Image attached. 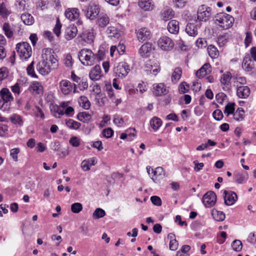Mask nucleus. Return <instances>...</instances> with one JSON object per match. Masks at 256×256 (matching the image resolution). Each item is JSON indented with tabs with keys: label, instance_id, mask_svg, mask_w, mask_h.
Segmentation results:
<instances>
[{
	"label": "nucleus",
	"instance_id": "f03ea898",
	"mask_svg": "<svg viewBox=\"0 0 256 256\" xmlns=\"http://www.w3.org/2000/svg\"><path fill=\"white\" fill-rule=\"evenodd\" d=\"M214 23L224 30H226L232 26L234 22V18L226 13L218 14L214 17Z\"/></svg>",
	"mask_w": 256,
	"mask_h": 256
},
{
	"label": "nucleus",
	"instance_id": "a19ab883",
	"mask_svg": "<svg viewBox=\"0 0 256 256\" xmlns=\"http://www.w3.org/2000/svg\"><path fill=\"white\" fill-rule=\"evenodd\" d=\"M10 121L15 124L22 126L23 124V120L21 116L17 114H13L10 118Z\"/></svg>",
	"mask_w": 256,
	"mask_h": 256
},
{
	"label": "nucleus",
	"instance_id": "69168bd1",
	"mask_svg": "<svg viewBox=\"0 0 256 256\" xmlns=\"http://www.w3.org/2000/svg\"><path fill=\"white\" fill-rule=\"evenodd\" d=\"M102 134L104 137L110 138L113 135L114 131L112 128H108L103 130Z\"/></svg>",
	"mask_w": 256,
	"mask_h": 256
},
{
	"label": "nucleus",
	"instance_id": "a878e982",
	"mask_svg": "<svg viewBox=\"0 0 256 256\" xmlns=\"http://www.w3.org/2000/svg\"><path fill=\"white\" fill-rule=\"evenodd\" d=\"M152 50V44L146 43L141 46L139 49V54L142 57H148Z\"/></svg>",
	"mask_w": 256,
	"mask_h": 256
},
{
	"label": "nucleus",
	"instance_id": "4be33fe9",
	"mask_svg": "<svg viewBox=\"0 0 256 256\" xmlns=\"http://www.w3.org/2000/svg\"><path fill=\"white\" fill-rule=\"evenodd\" d=\"M79 15V10L77 8H69L65 12L66 17L70 20L78 19Z\"/></svg>",
	"mask_w": 256,
	"mask_h": 256
},
{
	"label": "nucleus",
	"instance_id": "412c9836",
	"mask_svg": "<svg viewBox=\"0 0 256 256\" xmlns=\"http://www.w3.org/2000/svg\"><path fill=\"white\" fill-rule=\"evenodd\" d=\"M78 32V29L74 25H70L65 30L64 37L69 40L74 38Z\"/></svg>",
	"mask_w": 256,
	"mask_h": 256
},
{
	"label": "nucleus",
	"instance_id": "49530a36",
	"mask_svg": "<svg viewBox=\"0 0 256 256\" xmlns=\"http://www.w3.org/2000/svg\"><path fill=\"white\" fill-rule=\"evenodd\" d=\"M105 215L106 212L104 210L100 208H97L94 212L92 216L94 219H98L104 217Z\"/></svg>",
	"mask_w": 256,
	"mask_h": 256
},
{
	"label": "nucleus",
	"instance_id": "4468645a",
	"mask_svg": "<svg viewBox=\"0 0 256 256\" xmlns=\"http://www.w3.org/2000/svg\"><path fill=\"white\" fill-rule=\"evenodd\" d=\"M232 78V74L230 72H227L224 74L220 80V84L222 86V89L224 90H228L230 86V80Z\"/></svg>",
	"mask_w": 256,
	"mask_h": 256
},
{
	"label": "nucleus",
	"instance_id": "37998d69",
	"mask_svg": "<svg viewBox=\"0 0 256 256\" xmlns=\"http://www.w3.org/2000/svg\"><path fill=\"white\" fill-rule=\"evenodd\" d=\"M77 118L84 122H88L91 118V116L90 114L86 112H82L78 114Z\"/></svg>",
	"mask_w": 256,
	"mask_h": 256
},
{
	"label": "nucleus",
	"instance_id": "a211bd4d",
	"mask_svg": "<svg viewBox=\"0 0 256 256\" xmlns=\"http://www.w3.org/2000/svg\"><path fill=\"white\" fill-rule=\"evenodd\" d=\"M14 27L15 26L14 24L7 22L3 24L2 30L8 38H10L13 37L14 32Z\"/></svg>",
	"mask_w": 256,
	"mask_h": 256
},
{
	"label": "nucleus",
	"instance_id": "0eeeda50",
	"mask_svg": "<svg viewBox=\"0 0 256 256\" xmlns=\"http://www.w3.org/2000/svg\"><path fill=\"white\" fill-rule=\"evenodd\" d=\"M212 8L204 4L200 6L198 10L197 18L200 21L206 22L210 17Z\"/></svg>",
	"mask_w": 256,
	"mask_h": 256
},
{
	"label": "nucleus",
	"instance_id": "4c0bfd02",
	"mask_svg": "<svg viewBox=\"0 0 256 256\" xmlns=\"http://www.w3.org/2000/svg\"><path fill=\"white\" fill-rule=\"evenodd\" d=\"M208 52L209 56L212 58H216L218 57L219 55V52L217 48L213 46L210 45L208 48Z\"/></svg>",
	"mask_w": 256,
	"mask_h": 256
},
{
	"label": "nucleus",
	"instance_id": "6ab92c4d",
	"mask_svg": "<svg viewBox=\"0 0 256 256\" xmlns=\"http://www.w3.org/2000/svg\"><path fill=\"white\" fill-rule=\"evenodd\" d=\"M250 89L248 86H237L236 94L241 98H247L250 94Z\"/></svg>",
	"mask_w": 256,
	"mask_h": 256
},
{
	"label": "nucleus",
	"instance_id": "2f4dec72",
	"mask_svg": "<svg viewBox=\"0 0 256 256\" xmlns=\"http://www.w3.org/2000/svg\"><path fill=\"white\" fill-rule=\"evenodd\" d=\"M96 163V160L95 158H92L88 160H83L81 164L82 168L84 170H90V166H94Z\"/></svg>",
	"mask_w": 256,
	"mask_h": 256
},
{
	"label": "nucleus",
	"instance_id": "774afa93",
	"mask_svg": "<svg viewBox=\"0 0 256 256\" xmlns=\"http://www.w3.org/2000/svg\"><path fill=\"white\" fill-rule=\"evenodd\" d=\"M226 97V95L223 92L218 93L216 96V98L217 102L220 104L222 103Z\"/></svg>",
	"mask_w": 256,
	"mask_h": 256
},
{
	"label": "nucleus",
	"instance_id": "393cba45",
	"mask_svg": "<svg viewBox=\"0 0 256 256\" xmlns=\"http://www.w3.org/2000/svg\"><path fill=\"white\" fill-rule=\"evenodd\" d=\"M138 6L144 10H152L154 6V3L152 0H139Z\"/></svg>",
	"mask_w": 256,
	"mask_h": 256
},
{
	"label": "nucleus",
	"instance_id": "cd10ccee",
	"mask_svg": "<svg viewBox=\"0 0 256 256\" xmlns=\"http://www.w3.org/2000/svg\"><path fill=\"white\" fill-rule=\"evenodd\" d=\"M152 173L153 175L151 177L152 180L155 182L156 179L158 178H163L166 176V174L162 167L158 166L155 170L152 169Z\"/></svg>",
	"mask_w": 256,
	"mask_h": 256
},
{
	"label": "nucleus",
	"instance_id": "e433bc0d",
	"mask_svg": "<svg viewBox=\"0 0 256 256\" xmlns=\"http://www.w3.org/2000/svg\"><path fill=\"white\" fill-rule=\"evenodd\" d=\"M212 214L214 218L217 221H222L225 218V214L222 212L218 211L216 210H213Z\"/></svg>",
	"mask_w": 256,
	"mask_h": 256
},
{
	"label": "nucleus",
	"instance_id": "473e14b6",
	"mask_svg": "<svg viewBox=\"0 0 256 256\" xmlns=\"http://www.w3.org/2000/svg\"><path fill=\"white\" fill-rule=\"evenodd\" d=\"M21 19L23 22L27 26H31L34 22V20L33 16L28 13L22 14L21 16Z\"/></svg>",
	"mask_w": 256,
	"mask_h": 256
},
{
	"label": "nucleus",
	"instance_id": "72a5a7b5",
	"mask_svg": "<svg viewBox=\"0 0 256 256\" xmlns=\"http://www.w3.org/2000/svg\"><path fill=\"white\" fill-rule=\"evenodd\" d=\"M80 38L83 40L88 42L91 43L93 42L94 38V35L93 32L90 31H85L82 34L80 35Z\"/></svg>",
	"mask_w": 256,
	"mask_h": 256
},
{
	"label": "nucleus",
	"instance_id": "6e6552de",
	"mask_svg": "<svg viewBox=\"0 0 256 256\" xmlns=\"http://www.w3.org/2000/svg\"><path fill=\"white\" fill-rule=\"evenodd\" d=\"M158 46L163 50L169 51L172 50L174 46L172 40L168 36H162L158 40Z\"/></svg>",
	"mask_w": 256,
	"mask_h": 256
},
{
	"label": "nucleus",
	"instance_id": "338daca9",
	"mask_svg": "<svg viewBox=\"0 0 256 256\" xmlns=\"http://www.w3.org/2000/svg\"><path fill=\"white\" fill-rule=\"evenodd\" d=\"M170 248L172 250H176L178 248V242L176 239L171 240L170 242Z\"/></svg>",
	"mask_w": 256,
	"mask_h": 256
},
{
	"label": "nucleus",
	"instance_id": "b1692460",
	"mask_svg": "<svg viewBox=\"0 0 256 256\" xmlns=\"http://www.w3.org/2000/svg\"><path fill=\"white\" fill-rule=\"evenodd\" d=\"M101 68L99 65L95 66L89 74L90 78L92 80H98L101 77Z\"/></svg>",
	"mask_w": 256,
	"mask_h": 256
},
{
	"label": "nucleus",
	"instance_id": "9b49d317",
	"mask_svg": "<svg viewBox=\"0 0 256 256\" xmlns=\"http://www.w3.org/2000/svg\"><path fill=\"white\" fill-rule=\"evenodd\" d=\"M216 194L212 191H208L203 196L202 202L204 205L208 208H210L216 204Z\"/></svg>",
	"mask_w": 256,
	"mask_h": 256
},
{
	"label": "nucleus",
	"instance_id": "423d86ee",
	"mask_svg": "<svg viewBox=\"0 0 256 256\" xmlns=\"http://www.w3.org/2000/svg\"><path fill=\"white\" fill-rule=\"evenodd\" d=\"M144 68L148 74H152L156 76L160 71V64L154 60H150L146 62Z\"/></svg>",
	"mask_w": 256,
	"mask_h": 256
},
{
	"label": "nucleus",
	"instance_id": "39448f33",
	"mask_svg": "<svg viewBox=\"0 0 256 256\" xmlns=\"http://www.w3.org/2000/svg\"><path fill=\"white\" fill-rule=\"evenodd\" d=\"M16 50L20 56L25 60L28 58L32 55V48L27 42H22L16 46Z\"/></svg>",
	"mask_w": 256,
	"mask_h": 256
},
{
	"label": "nucleus",
	"instance_id": "2eb2a0df",
	"mask_svg": "<svg viewBox=\"0 0 256 256\" xmlns=\"http://www.w3.org/2000/svg\"><path fill=\"white\" fill-rule=\"evenodd\" d=\"M152 92L155 96H160L167 94L168 90L164 84H156L153 85Z\"/></svg>",
	"mask_w": 256,
	"mask_h": 256
},
{
	"label": "nucleus",
	"instance_id": "1a4fd4ad",
	"mask_svg": "<svg viewBox=\"0 0 256 256\" xmlns=\"http://www.w3.org/2000/svg\"><path fill=\"white\" fill-rule=\"evenodd\" d=\"M60 88L61 92L64 94H68L72 90L75 92L76 90V84H72L70 81L64 80L60 81Z\"/></svg>",
	"mask_w": 256,
	"mask_h": 256
},
{
	"label": "nucleus",
	"instance_id": "7c9ffc66",
	"mask_svg": "<svg viewBox=\"0 0 256 256\" xmlns=\"http://www.w3.org/2000/svg\"><path fill=\"white\" fill-rule=\"evenodd\" d=\"M30 88L31 90L36 94H41L43 92V86L40 82L34 81L32 82Z\"/></svg>",
	"mask_w": 256,
	"mask_h": 256
},
{
	"label": "nucleus",
	"instance_id": "0e129e2a",
	"mask_svg": "<svg viewBox=\"0 0 256 256\" xmlns=\"http://www.w3.org/2000/svg\"><path fill=\"white\" fill-rule=\"evenodd\" d=\"M18 148H13L10 150V156L14 162L18 161V154L20 152Z\"/></svg>",
	"mask_w": 256,
	"mask_h": 256
},
{
	"label": "nucleus",
	"instance_id": "c85d7f7f",
	"mask_svg": "<svg viewBox=\"0 0 256 256\" xmlns=\"http://www.w3.org/2000/svg\"><path fill=\"white\" fill-rule=\"evenodd\" d=\"M168 30L171 34H176L179 31V22L176 20H170L168 24Z\"/></svg>",
	"mask_w": 256,
	"mask_h": 256
},
{
	"label": "nucleus",
	"instance_id": "aec40b11",
	"mask_svg": "<svg viewBox=\"0 0 256 256\" xmlns=\"http://www.w3.org/2000/svg\"><path fill=\"white\" fill-rule=\"evenodd\" d=\"M0 97L4 102L8 103L14 100V98L7 88H3L0 90Z\"/></svg>",
	"mask_w": 256,
	"mask_h": 256
},
{
	"label": "nucleus",
	"instance_id": "f3484780",
	"mask_svg": "<svg viewBox=\"0 0 256 256\" xmlns=\"http://www.w3.org/2000/svg\"><path fill=\"white\" fill-rule=\"evenodd\" d=\"M174 11L168 6L164 7L160 14L161 18L165 21L172 19L174 16Z\"/></svg>",
	"mask_w": 256,
	"mask_h": 256
},
{
	"label": "nucleus",
	"instance_id": "13d9d810",
	"mask_svg": "<svg viewBox=\"0 0 256 256\" xmlns=\"http://www.w3.org/2000/svg\"><path fill=\"white\" fill-rule=\"evenodd\" d=\"M178 90L180 94L186 93L188 91L189 86L186 82H182L180 84Z\"/></svg>",
	"mask_w": 256,
	"mask_h": 256
},
{
	"label": "nucleus",
	"instance_id": "4d7b16f0",
	"mask_svg": "<svg viewBox=\"0 0 256 256\" xmlns=\"http://www.w3.org/2000/svg\"><path fill=\"white\" fill-rule=\"evenodd\" d=\"M54 115L56 118H60L61 116L65 114L63 110L57 106H54Z\"/></svg>",
	"mask_w": 256,
	"mask_h": 256
},
{
	"label": "nucleus",
	"instance_id": "e2e57ef3",
	"mask_svg": "<svg viewBox=\"0 0 256 256\" xmlns=\"http://www.w3.org/2000/svg\"><path fill=\"white\" fill-rule=\"evenodd\" d=\"M152 202L156 206H160L162 202L160 198L158 196H152L150 198Z\"/></svg>",
	"mask_w": 256,
	"mask_h": 256
},
{
	"label": "nucleus",
	"instance_id": "9d476101",
	"mask_svg": "<svg viewBox=\"0 0 256 256\" xmlns=\"http://www.w3.org/2000/svg\"><path fill=\"white\" fill-rule=\"evenodd\" d=\"M83 11L86 16L90 20H94L100 12L98 6L94 4H90Z\"/></svg>",
	"mask_w": 256,
	"mask_h": 256
},
{
	"label": "nucleus",
	"instance_id": "3c124183",
	"mask_svg": "<svg viewBox=\"0 0 256 256\" xmlns=\"http://www.w3.org/2000/svg\"><path fill=\"white\" fill-rule=\"evenodd\" d=\"M228 34H224L219 36L218 38V44L220 46H224L227 42L228 40Z\"/></svg>",
	"mask_w": 256,
	"mask_h": 256
},
{
	"label": "nucleus",
	"instance_id": "ddd939ff",
	"mask_svg": "<svg viewBox=\"0 0 256 256\" xmlns=\"http://www.w3.org/2000/svg\"><path fill=\"white\" fill-rule=\"evenodd\" d=\"M224 204L227 206L234 204L238 199L237 195L234 192L224 190Z\"/></svg>",
	"mask_w": 256,
	"mask_h": 256
},
{
	"label": "nucleus",
	"instance_id": "864d4df0",
	"mask_svg": "<svg viewBox=\"0 0 256 256\" xmlns=\"http://www.w3.org/2000/svg\"><path fill=\"white\" fill-rule=\"evenodd\" d=\"M10 12L6 9L5 4L4 3L0 4V15L3 18H7L10 14Z\"/></svg>",
	"mask_w": 256,
	"mask_h": 256
},
{
	"label": "nucleus",
	"instance_id": "7ed1b4c3",
	"mask_svg": "<svg viewBox=\"0 0 256 256\" xmlns=\"http://www.w3.org/2000/svg\"><path fill=\"white\" fill-rule=\"evenodd\" d=\"M78 58L84 66H92L94 63L96 56L90 49H82L78 53Z\"/></svg>",
	"mask_w": 256,
	"mask_h": 256
},
{
	"label": "nucleus",
	"instance_id": "ea45409f",
	"mask_svg": "<svg viewBox=\"0 0 256 256\" xmlns=\"http://www.w3.org/2000/svg\"><path fill=\"white\" fill-rule=\"evenodd\" d=\"M109 18L106 16H103L98 19L97 24L99 26L104 28L109 23Z\"/></svg>",
	"mask_w": 256,
	"mask_h": 256
},
{
	"label": "nucleus",
	"instance_id": "c03bdc74",
	"mask_svg": "<svg viewBox=\"0 0 256 256\" xmlns=\"http://www.w3.org/2000/svg\"><path fill=\"white\" fill-rule=\"evenodd\" d=\"M182 70L180 68H176L172 74V80L174 82H176L180 78Z\"/></svg>",
	"mask_w": 256,
	"mask_h": 256
},
{
	"label": "nucleus",
	"instance_id": "bb28decb",
	"mask_svg": "<svg viewBox=\"0 0 256 256\" xmlns=\"http://www.w3.org/2000/svg\"><path fill=\"white\" fill-rule=\"evenodd\" d=\"M210 66L208 63H206L202 66L196 71V76L200 78L203 77L210 72Z\"/></svg>",
	"mask_w": 256,
	"mask_h": 256
},
{
	"label": "nucleus",
	"instance_id": "680f3d73",
	"mask_svg": "<svg viewBox=\"0 0 256 256\" xmlns=\"http://www.w3.org/2000/svg\"><path fill=\"white\" fill-rule=\"evenodd\" d=\"M114 122L118 126H121L124 124V120L122 116H116L114 119Z\"/></svg>",
	"mask_w": 256,
	"mask_h": 256
},
{
	"label": "nucleus",
	"instance_id": "5701e85b",
	"mask_svg": "<svg viewBox=\"0 0 256 256\" xmlns=\"http://www.w3.org/2000/svg\"><path fill=\"white\" fill-rule=\"evenodd\" d=\"M234 180L238 184H244L246 182L248 175L246 172H236L234 174Z\"/></svg>",
	"mask_w": 256,
	"mask_h": 256
},
{
	"label": "nucleus",
	"instance_id": "20e7f679",
	"mask_svg": "<svg viewBox=\"0 0 256 256\" xmlns=\"http://www.w3.org/2000/svg\"><path fill=\"white\" fill-rule=\"evenodd\" d=\"M130 71V69L128 64L124 62L116 64L113 68L114 76L121 79L125 78L128 74Z\"/></svg>",
	"mask_w": 256,
	"mask_h": 256
},
{
	"label": "nucleus",
	"instance_id": "6e6d98bb",
	"mask_svg": "<svg viewBox=\"0 0 256 256\" xmlns=\"http://www.w3.org/2000/svg\"><path fill=\"white\" fill-rule=\"evenodd\" d=\"M212 116L218 121L222 120L224 117L222 112L219 109H217L213 112Z\"/></svg>",
	"mask_w": 256,
	"mask_h": 256
},
{
	"label": "nucleus",
	"instance_id": "bf43d9fd",
	"mask_svg": "<svg viewBox=\"0 0 256 256\" xmlns=\"http://www.w3.org/2000/svg\"><path fill=\"white\" fill-rule=\"evenodd\" d=\"M64 63L66 66L68 68L72 67L73 64L72 58L70 54H66L64 60Z\"/></svg>",
	"mask_w": 256,
	"mask_h": 256
},
{
	"label": "nucleus",
	"instance_id": "f257e3e1",
	"mask_svg": "<svg viewBox=\"0 0 256 256\" xmlns=\"http://www.w3.org/2000/svg\"><path fill=\"white\" fill-rule=\"evenodd\" d=\"M42 60L36 66V70L43 76L48 74L52 70H56L58 66L57 56L53 50L46 48L42 50Z\"/></svg>",
	"mask_w": 256,
	"mask_h": 256
},
{
	"label": "nucleus",
	"instance_id": "79ce46f5",
	"mask_svg": "<svg viewBox=\"0 0 256 256\" xmlns=\"http://www.w3.org/2000/svg\"><path fill=\"white\" fill-rule=\"evenodd\" d=\"M236 104L234 102H228L226 106L225 109L224 110V113L226 114V116H228L229 115L231 114H234L235 108Z\"/></svg>",
	"mask_w": 256,
	"mask_h": 256
},
{
	"label": "nucleus",
	"instance_id": "09e8293b",
	"mask_svg": "<svg viewBox=\"0 0 256 256\" xmlns=\"http://www.w3.org/2000/svg\"><path fill=\"white\" fill-rule=\"evenodd\" d=\"M82 210V205L80 202H75L71 205V210L75 214H78Z\"/></svg>",
	"mask_w": 256,
	"mask_h": 256
},
{
	"label": "nucleus",
	"instance_id": "052dcab7",
	"mask_svg": "<svg viewBox=\"0 0 256 256\" xmlns=\"http://www.w3.org/2000/svg\"><path fill=\"white\" fill-rule=\"evenodd\" d=\"M62 24L58 18L56 19V24L54 28V32L58 36L60 34V28Z\"/></svg>",
	"mask_w": 256,
	"mask_h": 256
},
{
	"label": "nucleus",
	"instance_id": "dca6fc26",
	"mask_svg": "<svg viewBox=\"0 0 256 256\" xmlns=\"http://www.w3.org/2000/svg\"><path fill=\"white\" fill-rule=\"evenodd\" d=\"M137 38L140 42H144L148 40L150 38V30L146 28L139 29L136 32Z\"/></svg>",
	"mask_w": 256,
	"mask_h": 256
},
{
	"label": "nucleus",
	"instance_id": "8fccbe9b",
	"mask_svg": "<svg viewBox=\"0 0 256 256\" xmlns=\"http://www.w3.org/2000/svg\"><path fill=\"white\" fill-rule=\"evenodd\" d=\"M232 247L234 251L240 252L242 247V242L240 240H234L232 244Z\"/></svg>",
	"mask_w": 256,
	"mask_h": 256
},
{
	"label": "nucleus",
	"instance_id": "c756f323",
	"mask_svg": "<svg viewBox=\"0 0 256 256\" xmlns=\"http://www.w3.org/2000/svg\"><path fill=\"white\" fill-rule=\"evenodd\" d=\"M185 30L191 36H196L198 32L197 26L194 23H188L187 24Z\"/></svg>",
	"mask_w": 256,
	"mask_h": 256
},
{
	"label": "nucleus",
	"instance_id": "58836bf2",
	"mask_svg": "<svg viewBox=\"0 0 256 256\" xmlns=\"http://www.w3.org/2000/svg\"><path fill=\"white\" fill-rule=\"evenodd\" d=\"M152 128L155 130H158L161 126L162 122L160 118L154 117L150 122Z\"/></svg>",
	"mask_w": 256,
	"mask_h": 256
},
{
	"label": "nucleus",
	"instance_id": "5fc2aeb1",
	"mask_svg": "<svg viewBox=\"0 0 256 256\" xmlns=\"http://www.w3.org/2000/svg\"><path fill=\"white\" fill-rule=\"evenodd\" d=\"M8 76V69L6 67L0 68V82L6 78Z\"/></svg>",
	"mask_w": 256,
	"mask_h": 256
},
{
	"label": "nucleus",
	"instance_id": "c9c22d12",
	"mask_svg": "<svg viewBox=\"0 0 256 256\" xmlns=\"http://www.w3.org/2000/svg\"><path fill=\"white\" fill-rule=\"evenodd\" d=\"M106 33L108 34V36L112 38H118L120 36V34L118 30L114 26H110L106 30Z\"/></svg>",
	"mask_w": 256,
	"mask_h": 256
},
{
	"label": "nucleus",
	"instance_id": "a18cd8bd",
	"mask_svg": "<svg viewBox=\"0 0 256 256\" xmlns=\"http://www.w3.org/2000/svg\"><path fill=\"white\" fill-rule=\"evenodd\" d=\"M66 124L67 126L71 129L74 130L78 129L81 125L80 122H76L72 119H69L67 120L66 122Z\"/></svg>",
	"mask_w": 256,
	"mask_h": 256
},
{
	"label": "nucleus",
	"instance_id": "603ef678",
	"mask_svg": "<svg viewBox=\"0 0 256 256\" xmlns=\"http://www.w3.org/2000/svg\"><path fill=\"white\" fill-rule=\"evenodd\" d=\"M34 62H32L27 67V73L29 76H30L32 77L37 78L38 76L34 72Z\"/></svg>",
	"mask_w": 256,
	"mask_h": 256
},
{
	"label": "nucleus",
	"instance_id": "f8f14e48",
	"mask_svg": "<svg viewBox=\"0 0 256 256\" xmlns=\"http://www.w3.org/2000/svg\"><path fill=\"white\" fill-rule=\"evenodd\" d=\"M254 62L248 54L246 56L242 63V68L246 72H252L254 70Z\"/></svg>",
	"mask_w": 256,
	"mask_h": 256
},
{
	"label": "nucleus",
	"instance_id": "f704fd0d",
	"mask_svg": "<svg viewBox=\"0 0 256 256\" xmlns=\"http://www.w3.org/2000/svg\"><path fill=\"white\" fill-rule=\"evenodd\" d=\"M234 118L238 122L242 121L244 117V110L242 108H238L233 114Z\"/></svg>",
	"mask_w": 256,
	"mask_h": 256
},
{
	"label": "nucleus",
	"instance_id": "de8ad7c7",
	"mask_svg": "<svg viewBox=\"0 0 256 256\" xmlns=\"http://www.w3.org/2000/svg\"><path fill=\"white\" fill-rule=\"evenodd\" d=\"M79 102L80 105L86 110L88 109L90 107V102L86 96H81Z\"/></svg>",
	"mask_w": 256,
	"mask_h": 256
}]
</instances>
